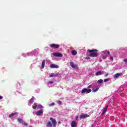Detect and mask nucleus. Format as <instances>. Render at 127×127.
<instances>
[{
	"instance_id": "14",
	"label": "nucleus",
	"mask_w": 127,
	"mask_h": 127,
	"mask_svg": "<svg viewBox=\"0 0 127 127\" xmlns=\"http://www.w3.org/2000/svg\"><path fill=\"white\" fill-rule=\"evenodd\" d=\"M99 87H98V86H96L95 87V88H93V89H92V91L93 92H98V91H99Z\"/></svg>"
},
{
	"instance_id": "19",
	"label": "nucleus",
	"mask_w": 127,
	"mask_h": 127,
	"mask_svg": "<svg viewBox=\"0 0 127 127\" xmlns=\"http://www.w3.org/2000/svg\"><path fill=\"white\" fill-rule=\"evenodd\" d=\"M34 102V97H33V98H32L30 100L29 103H30V104H33Z\"/></svg>"
},
{
	"instance_id": "8",
	"label": "nucleus",
	"mask_w": 127,
	"mask_h": 127,
	"mask_svg": "<svg viewBox=\"0 0 127 127\" xmlns=\"http://www.w3.org/2000/svg\"><path fill=\"white\" fill-rule=\"evenodd\" d=\"M36 116H41V115H43V110L41 109L40 110L36 112Z\"/></svg>"
},
{
	"instance_id": "17",
	"label": "nucleus",
	"mask_w": 127,
	"mask_h": 127,
	"mask_svg": "<svg viewBox=\"0 0 127 127\" xmlns=\"http://www.w3.org/2000/svg\"><path fill=\"white\" fill-rule=\"evenodd\" d=\"M96 76H100L102 75V71H99L95 73Z\"/></svg>"
},
{
	"instance_id": "30",
	"label": "nucleus",
	"mask_w": 127,
	"mask_h": 127,
	"mask_svg": "<svg viewBox=\"0 0 127 127\" xmlns=\"http://www.w3.org/2000/svg\"><path fill=\"white\" fill-rule=\"evenodd\" d=\"M86 60H89L90 59V58L89 57H86Z\"/></svg>"
},
{
	"instance_id": "24",
	"label": "nucleus",
	"mask_w": 127,
	"mask_h": 127,
	"mask_svg": "<svg viewBox=\"0 0 127 127\" xmlns=\"http://www.w3.org/2000/svg\"><path fill=\"white\" fill-rule=\"evenodd\" d=\"M57 103H58V104H59V105H62V102L60 100H58L57 101Z\"/></svg>"
},
{
	"instance_id": "31",
	"label": "nucleus",
	"mask_w": 127,
	"mask_h": 127,
	"mask_svg": "<svg viewBox=\"0 0 127 127\" xmlns=\"http://www.w3.org/2000/svg\"><path fill=\"white\" fill-rule=\"evenodd\" d=\"M108 75H109V74L106 73V74H105L104 75V76H105V77H108Z\"/></svg>"
},
{
	"instance_id": "32",
	"label": "nucleus",
	"mask_w": 127,
	"mask_h": 127,
	"mask_svg": "<svg viewBox=\"0 0 127 127\" xmlns=\"http://www.w3.org/2000/svg\"><path fill=\"white\" fill-rule=\"evenodd\" d=\"M92 87V85H90L89 86H88V89H90V88Z\"/></svg>"
},
{
	"instance_id": "27",
	"label": "nucleus",
	"mask_w": 127,
	"mask_h": 127,
	"mask_svg": "<svg viewBox=\"0 0 127 127\" xmlns=\"http://www.w3.org/2000/svg\"><path fill=\"white\" fill-rule=\"evenodd\" d=\"M110 81V79L107 78V79H104V82H109Z\"/></svg>"
},
{
	"instance_id": "23",
	"label": "nucleus",
	"mask_w": 127,
	"mask_h": 127,
	"mask_svg": "<svg viewBox=\"0 0 127 127\" xmlns=\"http://www.w3.org/2000/svg\"><path fill=\"white\" fill-rule=\"evenodd\" d=\"M54 105H55V103L54 102H53L52 103L49 104V106L50 107H52V106H54Z\"/></svg>"
},
{
	"instance_id": "18",
	"label": "nucleus",
	"mask_w": 127,
	"mask_h": 127,
	"mask_svg": "<svg viewBox=\"0 0 127 127\" xmlns=\"http://www.w3.org/2000/svg\"><path fill=\"white\" fill-rule=\"evenodd\" d=\"M17 121L19 124H23V121H22V119L21 118H18Z\"/></svg>"
},
{
	"instance_id": "33",
	"label": "nucleus",
	"mask_w": 127,
	"mask_h": 127,
	"mask_svg": "<svg viewBox=\"0 0 127 127\" xmlns=\"http://www.w3.org/2000/svg\"><path fill=\"white\" fill-rule=\"evenodd\" d=\"M124 62H126V63H127V58L126 59H125V60H124Z\"/></svg>"
},
{
	"instance_id": "13",
	"label": "nucleus",
	"mask_w": 127,
	"mask_h": 127,
	"mask_svg": "<svg viewBox=\"0 0 127 127\" xmlns=\"http://www.w3.org/2000/svg\"><path fill=\"white\" fill-rule=\"evenodd\" d=\"M16 115H18V113L15 112V113H11L9 115V118H11V117H13V116H15Z\"/></svg>"
},
{
	"instance_id": "7",
	"label": "nucleus",
	"mask_w": 127,
	"mask_h": 127,
	"mask_svg": "<svg viewBox=\"0 0 127 127\" xmlns=\"http://www.w3.org/2000/svg\"><path fill=\"white\" fill-rule=\"evenodd\" d=\"M70 66H71V67H72V68H78V65L74 64L73 62H70Z\"/></svg>"
},
{
	"instance_id": "25",
	"label": "nucleus",
	"mask_w": 127,
	"mask_h": 127,
	"mask_svg": "<svg viewBox=\"0 0 127 127\" xmlns=\"http://www.w3.org/2000/svg\"><path fill=\"white\" fill-rule=\"evenodd\" d=\"M22 124H23V126H24L25 127H27V126H28V124L26 123H23H23H22Z\"/></svg>"
},
{
	"instance_id": "3",
	"label": "nucleus",
	"mask_w": 127,
	"mask_h": 127,
	"mask_svg": "<svg viewBox=\"0 0 127 127\" xmlns=\"http://www.w3.org/2000/svg\"><path fill=\"white\" fill-rule=\"evenodd\" d=\"M91 92H92L91 89L83 88L81 91V94H89V93H91Z\"/></svg>"
},
{
	"instance_id": "37",
	"label": "nucleus",
	"mask_w": 127,
	"mask_h": 127,
	"mask_svg": "<svg viewBox=\"0 0 127 127\" xmlns=\"http://www.w3.org/2000/svg\"><path fill=\"white\" fill-rule=\"evenodd\" d=\"M107 53L108 54H110V51H108Z\"/></svg>"
},
{
	"instance_id": "2",
	"label": "nucleus",
	"mask_w": 127,
	"mask_h": 127,
	"mask_svg": "<svg viewBox=\"0 0 127 127\" xmlns=\"http://www.w3.org/2000/svg\"><path fill=\"white\" fill-rule=\"evenodd\" d=\"M87 51L90 53L89 55L90 57H98L99 56V53L97 52L98 50L97 49L88 50Z\"/></svg>"
},
{
	"instance_id": "22",
	"label": "nucleus",
	"mask_w": 127,
	"mask_h": 127,
	"mask_svg": "<svg viewBox=\"0 0 127 127\" xmlns=\"http://www.w3.org/2000/svg\"><path fill=\"white\" fill-rule=\"evenodd\" d=\"M42 108H43V106L41 105H37V109H42Z\"/></svg>"
},
{
	"instance_id": "21",
	"label": "nucleus",
	"mask_w": 127,
	"mask_h": 127,
	"mask_svg": "<svg viewBox=\"0 0 127 127\" xmlns=\"http://www.w3.org/2000/svg\"><path fill=\"white\" fill-rule=\"evenodd\" d=\"M103 82H104V80L103 79H100V80H98L97 83L98 84H102V83H103Z\"/></svg>"
},
{
	"instance_id": "34",
	"label": "nucleus",
	"mask_w": 127,
	"mask_h": 127,
	"mask_svg": "<svg viewBox=\"0 0 127 127\" xmlns=\"http://www.w3.org/2000/svg\"><path fill=\"white\" fill-rule=\"evenodd\" d=\"M3 97L1 96H0V100H1Z\"/></svg>"
},
{
	"instance_id": "16",
	"label": "nucleus",
	"mask_w": 127,
	"mask_h": 127,
	"mask_svg": "<svg viewBox=\"0 0 127 127\" xmlns=\"http://www.w3.org/2000/svg\"><path fill=\"white\" fill-rule=\"evenodd\" d=\"M59 75V73H56L54 75L52 74L50 75V78L53 77H58Z\"/></svg>"
},
{
	"instance_id": "20",
	"label": "nucleus",
	"mask_w": 127,
	"mask_h": 127,
	"mask_svg": "<svg viewBox=\"0 0 127 127\" xmlns=\"http://www.w3.org/2000/svg\"><path fill=\"white\" fill-rule=\"evenodd\" d=\"M71 54H72V55L75 56L77 54V52H76V51H75V50H73L71 52Z\"/></svg>"
},
{
	"instance_id": "1",
	"label": "nucleus",
	"mask_w": 127,
	"mask_h": 127,
	"mask_svg": "<svg viewBox=\"0 0 127 127\" xmlns=\"http://www.w3.org/2000/svg\"><path fill=\"white\" fill-rule=\"evenodd\" d=\"M50 121L52 122L49 121L47 124V127H56V125H57V122L56 121V120L55 119L51 117L50 118Z\"/></svg>"
},
{
	"instance_id": "6",
	"label": "nucleus",
	"mask_w": 127,
	"mask_h": 127,
	"mask_svg": "<svg viewBox=\"0 0 127 127\" xmlns=\"http://www.w3.org/2000/svg\"><path fill=\"white\" fill-rule=\"evenodd\" d=\"M109 108V105L105 106V107L103 109L102 113L101 114V116H104L106 113H107V111H108V108Z\"/></svg>"
},
{
	"instance_id": "36",
	"label": "nucleus",
	"mask_w": 127,
	"mask_h": 127,
	"mask_svg": "<svg viewBox=\"0 0 127 127\" xmlns=\"http://www.w3.org/2000/svg\"><path fill=\"white\" fill-rule=\"evenodd\" d=\"M110 59H112V60H113L114 58H113V57H110Z\"/></svg>"
},
{
	"instance_id": "26",
	"label": "nucleus",
	"mask_w": 127,
	"mask_h": 127,
	"mask_svg": "<svg viewBox=\"0 0 127 127\" xmlns=\"http://www.w3.org/2000/svg\"><path fill=\"white\" fill-rule=\"evenodd\" d=\"M33 110H36V109H37V106L36 105V106H34L32 107Z\"/></svg>"
},
{
	"instance_id": "11",
	"label": "nucleus",
	"mask_w": 127,
	"mask_h": 127,
	"mask_svg": "<svg viewBox=\"0 0 127 127\" xmlns=\"http://www.w3.org/2000/svg\"><path fill=\"white\" fill-rule=\"evenodd\" d=\"M71 127H77V123L75 122L74 121H72L71 124Z\"/></svg>"
},
{
	"instance_id": "10",
	"label": "nucleus",
	"mask_w": 127,
	"mask_h": 127,
	"mask_svg": "<svg viewBox=\"0 0 127 127\" xmlns=\"http://www.w3.org/2000/svg\"><path fill=\"white\" fill-rule=\"evenodd\" d=\"M50 67V68H59V66H58V65L55 64H51Z\"/></svg>"
},
{
	"instance_id": "28",
	"label": "nucleus",
	"mask_w": 127,
	"mask_h": 127,
	"mask_svg": "<svg viewBox=\"0 0 127 127\" xmlns=\"http://www.w3.org/2000/svg\"><path fill=\"white\" fill-rule=\"evenodd\" d=\"M107 55L103 56L102 59H106V58H107Z\"/></svg>"
},
{
	"instance_id": "4",
	"label": "nucleus",
	"mask_w": 127,
	"mask_h": 127,
	"mask_svg": "<svg viewBox=\"0 0 127 127\" xmlns=\"http://www.w3.org/2000/svg\"><path fill=\"white\" fill-rule=\"evenodd\" d=\"M52 48H54L55 49H56L57 48H59L60 47V45L59 44H52L49 45Z\"/></svg>"
},
{
	"instance_id": "5",
	"label": "nucleus",
	"mask_w": 127,
	"mask_h": 127,
	"mask_svg": "<svg viewBox=\"0 0 127 127\" xmlns=\"http://www.w3.org/2000/svg\"><path fill=\"white\" fill-rule=\"evenodd\" d=\"M53 55L55 56V57H63V55L60 53H53Z\"/></svg>"
},
{
	"instance_id": "29",
	"label": "nucleus",
	"mask_w": 127,
	"mask_h": 127,
	"mask_svg": "<svg viewBox=\"0 0 127 127\" xmlns=\"http://www.w3.org/2000/svg\"><path fill=\"white\" fill-rule=\"evenodd\" d=\"M48 84H53L54 82L53 81H48Z\"/></svg>"
},
{
	"instance_id": "9",
	"label": "nucleus",
	"mask_w": 127,
	"mask_h": 127,
	"mask_svg": "<svg viewBox=\"0 0 127 127\" xmlns=\"http://www.w3.org/2000/svg\"><path fill=\"white\" fill-rule=\"evenodd\" d=\"M80 118L81 119H86V118H89V115L87 114H83L81 115H80Z\"/></svg>"
},
{
	"instance_id": "12",
	"label": "nucleus",
	"mask_w": 127,
	"mask_h": 127,
	"mask_svg": "<svg viewBox=\"0 0 127 127\" xmlns=\"http://www.w3.org/2000/svg\"><path fill=\"white\" fill-rule=\"evenodd\" d=\"M122 75H123V73L122 72L120 73H118L115 74L114 75V78H118V77H120V76H122Z\"/></svg>"
},
{
	"instance_id": "15",
	"label": "nucleus",
	"mask_w": 127,
	"mask_h": 127,
	"mask_svg": "<svg viewBox=\"0 0 127 127\" xmlns=\"http://www.w3.org/2000/svg\"><path fill=\"white\" fill-rule=\"evenodd\" d=\"M45 60H43L42 62V68L43 69V68H44L45 66Z\"/></svg>"
},
{
	"instance_id": "35",
	"label": "nucleus",
	"mask_w": 127,
	"mask_h": 127,
	"mask_svg": "<svg viewBox=\"0 0 127 127\" xmlns=\"http://www.w3.org/2000/svg\"><path fill=\"white\" fill-rule=\"evenodd\" d=\"M75 119L76 120H78V116H75Z\"/></svg>"
}]
</instances>
